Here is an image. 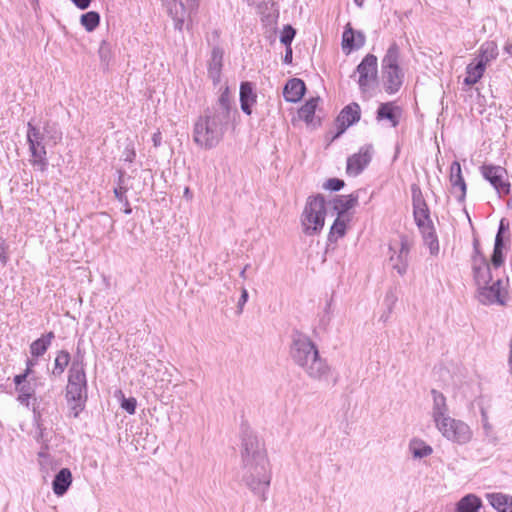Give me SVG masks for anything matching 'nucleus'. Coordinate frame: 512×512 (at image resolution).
Here are the masks:
<instances>
[{"label":"nucleus","instance_id":"obj_1","mask_svg":"<svg viewBox=\"0 0 512 512\" xmlns=\"http://www.w3.org/2000/svg\"><path fill=\"white\" fill-rule=\"evenodd\" d=\"M242 458L245 484L262 501H266L272 472L264 443L256 436H246Z\"/></svg>","mask_w":512,"mask_h":512},{"label":"nucleus","instance_id":"obj_2","mask_svg":"<svg viewBox=\"0 0 512 512\" xmlns=\"http://www.w3.org/2000/svg\"><path fill=\"white\" fill-rule=\"evenodd\" d=\"M290 356L309 378L321 381L329 377L330 366L320 356L317 345L308 335L301 332L292 334Z\"/></svg>","mask_w":512,"mask_h":512},{"label":"nucleus","instance_id":"obj_3","mask_svg":"<svg viewBox=\"0 0 512 512\" xmlns=\"http://www.w3.org/2000/svg\"><path fill=\"white\" fill-rule=\"evenodd\" d=\"M290 356L309 378L321 381L329 377L330 366L320 356L317 345L308 335L301 332L292 334Z\"/></svg>","mask_w":512,"mask_h":512},{"label":"nucleus","instance_id":"obj_4","mask_svg":"<svg viewBox=\"0 0 512 512\" xmlns=\"http://www.w3.org/2000/svg\"><path fill=\"white\" fill-rule=\"evenodd\" d=\"M230 121L223 114L206 111L194 124L193 140L203 149H212L222 140Z\"/></svg>","mask_w":512,"mask_h":512},{"label":"nucleus","instance_id":"obj_5","mask_svg":"<svg viewBox=\"0 0 512 512\" xmlns=\"http://www.w3.org/2000/svg\"><path fill=\"white\" fill-rule=\"evenodd\" d=\"M87 399V379L83 356H76L71 364L66 386V400L69 412L78 417Z\"/></svg>","mask_w":512,"mask_h":512},{"label":"nucleus","instance_id":"obj_6","mask_svg":"<svg viewBox=\"0 0 512 512\" xmlns=\"http://www.w3.org/2000/svg\"><path fill=\"white\" fill-rule=\"evenodd\" d=\"M326 213L325 198L320 194L309 196L300 216L302 232L306 236L319 235L325 224Z\"/></svg>","mask_w":512,"mask_h":512},{"label":"nucleus","instance_id":"obj_7","mask_svg":"<svg viewBox=\"0 0 512 512\" xmlns=\"http://www.w3.org/2000/svg\"><path fill=\"white\" fill-rule=\"evenodd\" d=\"M382 81L387 93H396L403 84L404 73L399 67V47L392 43L382 59Z\"/></svg>","mask_w":512,"mask_h":512},{"label":"nucleus","instance_id":"obj_8","mask_svg":"<svg viewBox=\"0 0 512 512\" xmlns=\"http://www.w3.org/2000/svg\"><path fill=\"white\" fill-rule=\"evenodd\" d=\"M435 427L446 440L458 445H465L473 438L471 427L466 422L451 416L435 425Z\"/></svg>","mask_w":512,"mask_h":512},{"label":"nucleus","instance_id":"obj_9","mask_svg":"<svg viewBox=\"0 0 512 512\" xmlns=\"http://www.w3.org/2000/svg\"><path fill=\"white\" fill-rule=\"evenodd\" d=\"M358 74L357 83L361 93L365 97H371L377 86L378 63L373 54L366 55L356 68Z\"/></svg>","mask_w":512,"mask_h":512},{"label":"nucleus","instance_id":"obj_10","mask_svg":"<svg viewBox=\"0 0 512 512\" xmlns=\"http://www.w3.org/2000/svg\"><path fill=\"white\" fill-rule=\"evenodd\" d=\"M390 263L394 270L399 275H404L407 272L409 264L410 246L406 238H401L399 241H394L390 244Z\"/></svg>","mask_w":512,"mask_h":512},{"label":"nucleus","instance_id":"obj_11","mask_svg":"<svg viewBox=\"0 0 512 512\" xmlns=\"http://www.w3.org/2000/svg\"><path fill=\"white\" fill-rule=\"evenodd\" d=\"M482 175L490 182L499 195H507L510 192V184L504 168L485 165L482 167Z\"/></svg>","mask_w":512,"mask_h":512},{"label":"nucleus","instance_id":"obj_12","mask_svg":"<svg viewBox=\"0 0 512 512\" xmlns=\"http://www.w3.org/2000/svg\"><path fill=\"white\" fill-rule=\"evenodd\" d=\"M373 156V146L365 144L359 151L347 159L346 172L350 176L359 175L371 162Z\"/></svg>","mask_w":512,"mask_h":512},{"label":"nucleus","instance_id":"obj_13","mask_svg":"<svg viewBox=\"0 0 512 512\" xmlns=\"http://www.w3.org/2000/svg\"><path fill=\"white\" fill-rule=\"evenodd\" d=\"M472 268L474 279L478 287L487 285L492 279L490 265L485 256L479 251L477 245H474V255L472 259Z\"/></svg>","mask_w":512,"mask_h":512},{"label":"nucleus","instance_id":"obj_14","mask_svg":"<svg viewBox=\"0 0 512 512\" xmlns=\"http://www.w3.org/2000/svg\"><path fill=\"white\" fill-rule=\"evenodd\" d=\"M413 208L414 219L420 230L433 227L429 216V209L419 190H413Z\"/></svg>","mask_w":512,"mask_h":512},{"label":"nucleus","instance_id":"obj_15","mask_svg":"<svg viewBox=\"0 0 512 512\" xmlns=\"http://www.w3.org/2000/svg\"><path fill=\"white\" fill-rule=\"evenodd\" d=\"M14 383L18 393V401L23 405L29 406V401L35 393V379L27 375H16Z\"/></svg>","mask_w":512,"mask_h":512},{"label":"nucleus","instance_id":"obj_16","mask_svg":"<svg viewBox=\"0 0 512 512\" xmlns=\"http://www.w3.org/2000/svg\"><path fill=\"white\" fill-rule=\"evenodd\" d=\"M501 280H497L491 285H482L478 287V298L482 304L488 305L493 303H501Z\"/></svg>","mask_w":512,"mask_h":512},{"label":"nucleus","instance_id":"obj_17","mask_svg":"<svg viewBox=\"0 0 512 512\" xmlns=\"http://www.w3.org/2000/svg\"><path fill=\"white\" fill-rule=\"evenodd\" d=\"M432 397H433V405L431 409V417L434 422V425H437L441 421L448 418L449 415V408L446 403L445 396L436 390H432Z\"/></svg>","mask_w":512,"mask_h":512},{"label":"nucleus","instance_id":"obj_18","mask_svg":"<svg viewBox=\"0 0 512 512\" xmlns=\"http://www.w3.org/2000/svg\"><path fill=\"white\" fill-rule=\"evenodd\" d=\"M365 43V35L357 31L355 32L350 24H347L342 36V49L349 54L353 49L361 48Z\"/></svg>","mask_w":512,"mask_h":512},{"label":"nucleus","instance_id":"obj_19","mask_svg":"<svg viewBox=\"0 0 512 512\" xmlns=\"http://www.w3.org/2000/svg\"><path fill=\"white\" fill-rule=\"evenodd\" d=\"M72 473L68 468L58 471L52 481V490L56 496H63L72 484Z\"/></svg>","mask_w":512,"mask_h":512},{"label":"nucleus","instance_id":"obj_20","mask_svg":"<svg viewBox=\"0 0 512 512\" xmlns=\"http://www.w3.org/2000/svg\"><path fill=\"white\" fill-rule=\"evenodd\" d=\"M498 56V47L497 44L493 41L484 42L473 61L478 64H481L485 69L487 66L497 58Z\"/></svg>","mask_w":512,"mask_h":512},{"label":"nucleus","instance_id":"obj_21","mask_svg":"<svg viewBox=\"0 0 512 512\" xmlns=\"http://www.w3.org/2000/svg\"><path fill=\"white\" fill-rule=\"evenodd\" d=\"M360 106L357 103H352L341 111L337 118V123L343 132L347 127L356 123L360 119Z\"/></svg>","mask_w":512,"mask_h":512},{"label":"nucleus","instance_id":"obj_22","mask_svg":"<svg viewBox=\"0 0 512 512\" xmlns=\"http://www.w3.org/2000/svg\"><path fill=\"white\" fill-rule=\"evenodd\" d=\"M305 93V84L301 79L293 78L284 87L283 95L288 102L299 101Z\"/></svg>","mask_w":512,"mask_h":512},{"label":"nucleus","instance_id":"obj_23","mask_svg":"<svg viewBox=\"0 0 512 512\" xmlns=\"http://www.w3.org/2000/svg\"><path fill=\"white\" fill-rule=\"evenodd\" d=\"M408 451L413 459L420 460L431 456L433 453V448L423 439L414 437L409 441Z\"/></svg>","mask_w":512,"mask_h":512},{"label":"nucleus","instance_id":"obj_24","mask_svg":"<svg viewBox=\"0 0 512 512\" xmlns=\"http://www.w3.org/2000/svg\"><path fill=\"white\" fill-rule=\"evenodd\" d=\"M256 94L250 82H243L240 86V103L242 111L250 115L252 106L256 103Z\"/></svg>","mask_w":512,"mask_h":512},{"label":"nucleus","instance_id":"obj_25","mask_svg":"<svg viewBox=\"0 0 512 512\" xmlns=\"http://www.w3.org/2000/svg\"><path fill=\"white\" fill-rule=\"evenodd\" d=\"M400 109L393 103H382L377 110V120H388L392 127H396L399 123Z\"/></svg>","mask_w":512,"mask_h":512},{"label":"nucleus","instance_id":"obj_26","mask_svg":"<svg viewBox=\"0 0 512 512\" xmlns=\"http://www.w3.org/2000/svg\"><path fill=\"white\" fill-rule=\"evenodd\" d=\"M29 150L31 154V164L40 171H45L47 169L48 162L46 158V149L43 143L36 142L29 144Z\"/></svg>","mask_w":512,"mask_h":512},{"label":"nucleus","instance_id":"obj_27","mask_svg":"<svg viewBox=\"0 0 512 512\" xmlns=\"http://www.w3.org/2000/svg\"><path fill=\"white\" fill-rule=\"evenodd\" d=\"M486 499L497 512H512V496L503 493H488Z\"/></svg>","mask_w":512,"mask_h":512},{"label":"nucleus","instance_id":"obj_28","mask_svg":"<svg viewBox=\"0 0 512 512\" xmlns=\"http://www.w3.org/2000/svg\"><path fill=\"white\" fill-rule=\"evenodd\" d=\"M450 182L454 190H459V199L462 200L466 194V183L462 176L460 163L454 161L450 166Z\"/></svg>","mask_w":512,"mask_h":512},{"label":"nucleus","instance_id":"obj_29","mask_svg":"<svg viewBox=\"0 0 512 512\" xmlns=\"http://www.w3.org/2000/svg\"><path fill=\"white\" fill-rule=\"evenodd\" d=\"M503 220L500 222V227L498 230V233L495 237V244H494V250L491 257V263L494 268H499L504 264L505 256L503 253V238H502V232H503Z\"/></svg>","mask_w":512,"mask_h":512},{"label":"nucleus","instance_id":"obj_30","mask_svg":"<svg viewBox=\"0 0 512 512\" xmlns=\"http://www.w3.org/2000/svg\"><path fill=\"white\" fill-rule=\"evenodd\" d=\"M351 220V214H340L337 215L333 225L331 226L329 239L330 241H336L337 239L343 237L346 233L347 224Z\"/></svg>","mask_w":512,"mask_h":512},{"label":"nucleus","instance_id":"obj_31","mask_svg":"<svg viewBox=\"0 0 512 512\" xmlns=\"http://www.w3.org/2000/svg\"><path fill=\"white\" fill-rule=\"evenodd\" d=\"M358 196L355 194L341 195L334 200V208L337 214H350L349 210L357 205Z\"/></svg>","mask_w":512,"mask_h":512},{"label":"nucleus","instance_id":"obj_32","mask_svg":"<svg viewBox=\"0 0 512 512\" xmlns=\"http://www.w3.org/2000/svg\"><path fill=\"white\" fill-rule=\"evenodd\" d=\"M485 70L481 64L472 61L466 67V77L463 83L469 87L475 85L483 77Z\"/></svg>","mask_w":512,"mask_h":512},{"label":"nucleus","instance_id":"obj_33","mask_svg":"<svg viewBox=\"0 0 512 512\" xmlns=\"http://www.w3.org/2000/svg\"><path fill=\"white\" fill-rule=\"evenodd\" d=\"M210 112L214 114H223L225 116V119L228 121H231L232 119V110L230 106V97H229V91L228 88H226L222 94L220 95L218 102L215 107H213L212 110H209Z\"/></svg>","mask_w":512,"mask_h":512},{"label":"nucleus","instance_id":"obj_34","mask_svg":"<svg viewBox=\"0 0 512 512\" xmlns=\"http://www.w3.org/2000/svg\"><path fill=\"white\" fill-rule=\"evenodd\" d=\"M482 506V501L479 497L474 494H468L464 496L457 503V512H478L480 507Z\"/></svg>","mask_w":512,"mask_h":512},{"label":"nucleus","instance_id":"obj_35","mask_svg":"<svg viewBox=\"0 0 512 512\" xmlns=\"http://www.w3.org/2000/svg\"><path fill=\"white\" fill-rule=\"evenodd\" d=\"M223 52L220 48L215 47L211 53V59L209 62L208 72L210 77L217 81L220 77V71L222 67Z\"/></svg>","mask_w":512,"mask_h":512},{"label":"nucleus","instance_id":"obj_36","mask_svg":"<svg viewBox=\"0 0 512 512\" xmlns=\"http://www.w3.org/2000/svg\"><path fill=\"white\" fill-rule=\"evenodd\" d=\"M54 338L53 332H49L45 336H42L41 338L35 340L30 345V353L33 357H39L42 356L49 346L51 345V342Z\"/></svg>","mask_w":512,"mask_h":512},{"label":"nucleus","instance_id":"obj_37","mask_svg":"<svg viewBox=\"0 0 512 512\" xmlns=\"http://www.w3.org/2000/svg\"><path fill=\"white\" fill-rule=\"evenodd\" d=\"M423 236L425 245L429 248L431 255L439 253V242L433 227L420 230Z\"/></svg>","mask_w":512,"mask_h":512},{"label":"nucleus","instance_id":"obj_38","mask_svg":"<svg viewBox=\"0 0 512 512\" xmlns=\"http://www.w3.org/2000/svg\"><path fill=\"white\" fill-rule=\"evenodd\" d=\"M320 98H311L309 99L300 109H299V117L303 119L307 123H312L313 117L318 106Z\"/></svg>","mask_w":512,"mask_h":512},{"label":"nucleus","instance_id":"obj_39","mask_svg":"<svg viewBox=\"0 0 512 512\" xmlns=\"http://www.w3.org/2000/svg\"><path fill=\"white\" fill-rule=\"evenodd\" d=\"M70 362V355L66 351H60L58 352L55 362H54V369L53 374L54 375H61L66 367L68 366Z\"/></svg>","mask_w":512,"mask_h":512},{"label":"nucleus","instance_id":"obj_40","mask_svg":"<svg viewBox=\"0 0 512 512\" xmlns=\"http://www.w3.org/2000/svg\"><path fill=\"white\" fill-rule=\"evenodd\" d=\"M81 24L89 32L93 31L100 22V16L97 12L90 11L81 16Z\"/></svg>","mask_w":512,"mask_h":512},{"label":"nucleus","instance_id":"obj_41","mask_svg":"<svg viewBox=\"0 0 512 512\" xmlns=\"http://www.w3.org/2000/svg\"><path fill=\"white\" fill-rule=\"evenodd\" d=\"M116 396L120 399L121 401V407L126 411L128 412L129 414H134L135 413V410H136V406H137V401L135 398L133 397H130V398H125L122 391H118L116 393Z\"/></svg>","mask_w":512,"mask_h":512},{"label":"nucleus","instance_id":"obj_42","mask_svg":"<svg viewBox=\"0 0 512 512\" xmlns=\"http://www.w3.org/2000/svg\"><path fill=\"white\" fill-rule=\"evenodd\" d=\"M163 381L173 383L174 386H177L180 382V375L178 370L173 366L166 367L165 371L162 372V382Z\"/></svg>","mask_w":512,"mask_h":512},{"label":"nucleus","instance_id":"obj_43","mask_svg":"<svg viewBox=\"0 0 512 512\" xmlns=\"http://www.w3.org/2000/svg\"><path fill=\"white\" fill-rule=\"evenodd\" d=\"M295 34H296L295 29L290 25H286L283 28L282 33H281V37H280L281 43H283L285 46H291V43L295 37Z\"/></svg>","mask_w":512,"mask_h":512},{"label":"nucleus","instance_id":"obj_44","mask_svg":"<svg viewBox=\"0 0 512 512\" xmlns=\"http://www.w3.org/2000/svg\"><path fill=\"white\" fill-rule=\"evenodd\" d=\"M27 139L29 144L36 142L43 143V135L40 133L39 129L32 126L31 123L28 124Z\"/></svg>","mask_w":512,"mask_h":512},{"label":"nucleus","instance_id":"obj_45","mask_svg":"<svg viewBox=\"0 0 512 512\" xmlns=\"http://www.w3.org/2000/svg\"><path fill=\"white\" fill-rule=\"evenodd\" d=\"M344 186V181L338 178L328 179L323 187L327 190L339 191Z\"/></svg>","mask_w":512,"mask_h":512},{"label":"nucleus","instance_id":"obj_46","mask_svg":"<svg viewBox=\"0 0 512 512\" xmlns=\"http://www.w3.org/2000/svg\"><path fill=\"white\" fill-rule=\"evenodd\" d=\"M481 423L483 426V429L488 434L492 430V425L490 424L488 420L487 412L482 408L481 409Z\"/></svg>","mask_w":512,"mask_h":512},{"label":"nucleus","instance_id":"obj_47","mask_svg":"<svg viewBox=\"0 0 512 512\" xmlns=\"http://www.w3.org/2000/svg\"><path fill=\"white\" fill-rule=\"evenodd\" d=\"M7 251H6V245L3 238L0 237V262L5 264L7 262Z\"/></svg>","mask_w":512,"mask_h":512},{"label":"nucleus","instance_id":"obj_48","mask_svg":"<svg viewBox=\"0 0 512 512\" xmlns=\"http://www.w3.org/2000/svg\"><path fill=\"white\" fill-rule=\"evenodd\" d=\"M247 300H248V291L246 288L243 287L241 289V296L238 301V307H239L240 311L242 310L243 306L246 304Z\"/></svg>","mask_w":512,"mask_h":512},{"label":"nucleus","instance_id":"obj_49","mask_svg":"<svg viewBox=\"0 0 512 512\" xmlns=\"http://www.w3.org/2000/svg\"><path fill=\"white\" fill-rule=\"evenodd\" d=\"M36 361L33 359H28L26 362V369L25 372L22 375H27L28 377L32 374V368L35 366Z\"/></svg>","mask_w":512,"mask_h":512},{"label":"nucleus","instance_id":"obj_50","mask_svg":"<svg viewBox=\"0 0 512 512\" xmlns=\"http://www.w3.org/2000/svg\"><path fill=\"white\" fill-rule=\"evenodd\" d=\"M285 64H290L292 62V48L291 46H286L285 55L283 58Z\"/></svg>","mask_w":512,"mask_h":512},{"label":"nucleus","instance_id":"obj_51","mask_svg":"<svg viewBox=\"0 0 512 512\" xmlns=\"http://www.w3.org/2000/svg\"><path fill=\"white\" fill-rule=\"evenodd\" d=\"M78 8L86 9L90 5V0H71Z\"/></svg>","mask_w":512,"mask_h":512},{"label":"nucleus","instance_id":"obj_52","mask_svg":"<svg viewBox=\"0 0 512 512\" xmlns=\"http://www.w3.org/2000/svg\"><path fill=\"white\" fill-rule=\"evenodd\" d=\"M125 192H126V190L122 186H119V187L115 188V190H114V193H115L116 197L119 199V201L125 200V197H124Z\"/></svg>","mask_w":512,"mask_h":512},{"label":"nucleus","instance_id":"obj_53","mask_svg":"<svg viewBox=\"0 0 512 512\" xmlns=\"http://www.w3.org/2000/svg\"><path fill=\"white\" fill-rule=\"evenodd\" d=\"M180 418L179 411H172L171 414H168V419L171 422L178 421Z\"/></svg>","mask_w":512,"mask_h":512},{"label":"nucleus","instance_id":"obj_54","mask_svg":"<svg viewBox=\"0 0 512 512\" xmlns=\"http://www.w3.org/2000/svg\"><path fill=\"white\" fill-rule=\"evenodd\" d=\"M248 267H249V264L245 265V267H244V268L242 269V271L240 272V277H241L242 279H246V277H247V276H246V270L248 269Z\"/></svg>","mask_w":512,"mask_h":512},{"label":"nucleus","instance_id":"obj_55","mask_svg":"<svg viewBox=\"0 0 512 512\" xmlns=\"http://www.w3.org/2000/svg\"><path fill=\"white\" fill-rule=\"evenodd\" d=\"M134 156V153L133 152H129L125 158L126 161H132V157Z\"/></svg>","mask_w":512,"mask_h":512},{"label":"nucleus","instance_id":"obj_56","mask_svg":"<svg viewBox=\"0 0 512 512\" xmlns=\"http://www.w3.org/2000/svg\"><path fill=\"white\" fill-rule=\"evenodd\" d=\"M354 3L358 6V7H362L363 4H364V0H353Z\"/></svg>","mask_w":512,"mask_h":512},{"label":"nucleus","instance_id":"obj_57","mask_svg":"<svg viewBox=\"0 0 512 512\" xmlns=\"http://www.w3.org/2000/svg\"><path fill=\"white\" fill-rule=\"evenodd\" d=\"M184 194H185L186 196H187V195H189V188H185V192H184Z\"/></svg>","mask_w":512,"mask_h":512}]
</instances>
